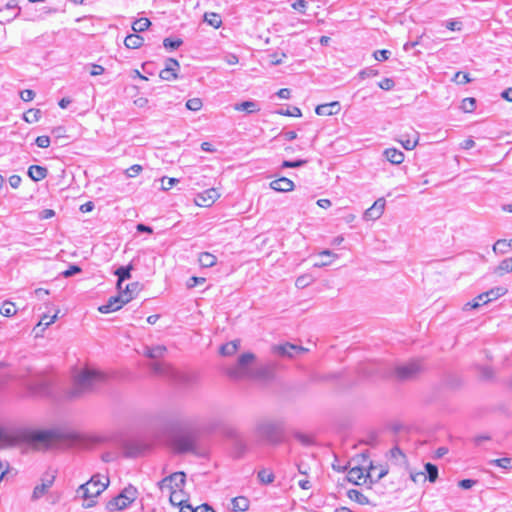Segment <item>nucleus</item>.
I'll return each instance as SVG.
<instances>
[{
	"instance_id": "1",
	"label": "nucleus",
	"mask_w": 512,
	"mask_h": 512,
	"mask_svg": "<svg viewBox=\"0 0 512 512\" xmlns=\"http://www.w3.org/2000/svg\"><path fill=\"white\" fill-rule=\"evenodd\" d=\"M107 381L105 373L84 367L74 372L71 386L66 390L68 399H80L98 391Z\"/></svg>"
},
{
	"instance_id": "2",
	"label": "nucleus",
	"mask_w": 512,
	"mask_h": 512,
	"mask_svg": "<svg viewBox=\"0 0 512 512\" xmlns=\"http://www.w3.org/2000/svg\"><path fill=\"white\" fill-rule=\"evenodd\" d=\"M102 480L100 475H93L89 481L80 485L77 492L80 494L85 502L83 504L84 508H91L95 505V500L97 496H99L108 486L109 479L107 477H103Z\"/></svg>"
},
{
	"instance_id": "3",
	"label": "nucleus",
	"mask_w": 512,
	"mask_h": 512,
	"mask_svg": "<svg viewBox=\"0 0 512 512\" xmlns=\"http://www.w3.org/2000/svg\"><path fill=\"white\" fill-rule=\"evenodd\" d=\"M56 433L53 430H37L29 427H20L13 432V440L17 443L46 444L53 440Z\"/></svg>"
},
{
	"instance_id": "4",
	"label": "nucleus",
	"mask_w": 512,
	"mask_h": 512,
	"mask_svg": "<svg viewBox=\"0 0 512 512\" xmlns=\"http://www.w3.org/2000/svg\"><path fill=\"white\" fill-rule=\"evenodd\" d=\"M255 360L253 353L247 352L240 355L237 363L228 368L227 374L233 379H244V378H256L260 376L259 371L252 368V364Z\"/></svg>"
},
{
	"instance_id": "5",
	"label": "nucleus",
	"mask_w": 512,
	"mask_h": 512,
	"mask_svg": "<svg viewBox=\"0 0 512 512\" xmlns=\"http://www.w3.org/2000/svg\"><path fill=\"white\" fill-rule=\"evenodd\" d=\"M256 432L262 439L277 443L283 434V424L280 421L263 420L256 425Z\"/></svg>"
},
{
	"instance_id": "6",
	"label": "nucleus",
	"mask_w": 512,
	"mask_h": 512,
	"mask_svg": "<svg viewBox=\"0 0 512 512\" xmlns=\"http://www.w3.org/2000/svg\"><path fill=\"white\" fill-rule=\"evenodd\" d=\"M172 442L178 453L194 452L196 449V436L193 432H176Z\"/></svg>"
},
{
	"instance_id": "7",
	"label": "nucleus",
	"mask_w": 512,
	"mask_h": 512,
	"mask_svg": "<svg viewBox=\"0 0 512 512\" xmlns=\"http://www.w3.org/2000/svg\"><path fill=\"white\" fill-rule=\"evenodd\" d=\"M186 482V474L184 472H175L170 474L169 476L163 478L159 482V488L161 490H180L183 491V487Z\"/></svg>"
},
{
	"instance_id": "8",
	"label": "nucleus",
	"mask_w": 512,
	"mask_h": 512,
	"mask_svg": "<svg viewBox=\"0 0 512 512\" xmlns=\"http://www.w3.org/2000/svg\"><path fill=\"white\" fill-rule=\"evenodd\" d=\"M376 469L372 463L369 466V470L365 473V469L360 466L352 467L347 474V479L349 482H352L356 485L361 484V480L363 483H367V481H372L373 471Z\"/></svg>"
},
{
	"instance_id": "9",
	"label": "nucleus",
	"mask_w": 512,
	"mask_h": 512,
	"mask_svg": "<svg viewBox=\"0 0 512 512\" xmlns=\"http://www.w3.org/2000/svg\"><path fill=\"white\" fill-rule=\"evenodd\" d=\"M422 370L421 363L417 360L410 361L396 368L397 377L408 380L415 377Z\"/></svg>"
},
{
	"instance_id": "10",
	"label": "nucleus",
	"mask_w": 512,
	"mask_h": 512,
	"mask_svg": "<svg viewBox=\"0 0 512 512\" xmlns=\"http://www.w3.org/2000/svg\"><path fill=\"white\" fill-rule=\"evenodd\" d=\"M130 301L131 297H123L120 294L117 296H112L108 299V301L105 304L99 306L98 311L103 314L115 312L121 309L123 305L127 304Z\"/></svg>"
},
{
	"instance_id": "11",
	"label": "nucleus",
	"mask_w": 512,
	"mask_h": 512,
	"mask_svg": "<svg viewBox=\"0 0 512 512\" xmlns=\"http://www.w3.org/2000/svg\"><path fill=\"white\" fill-rule=\"evenodd\" d=\"M306 350L307 349H305L302 346L294 345L291 343L275 345L272 347L273 353H275L279 356H284V357H289V358L294 357L296 354L303 353Z\"/></svg>"
},
{
	"instance_id": "12",
	"label": "nucleus",
	"mask_w": 512,
	"mask_h": 512,
	"mask_svg": "<svg viewBox=\"0 0 512 512\" xmlns=\"http://www.w3.org/2000/svg\"><path fill=\"white\" fill-rule=\"evenodd\" d=\"M54 480H55L54 473H45L41 479V484L35 486L33 493H32V499L37 500V499L41 498L48 491V489L53 485Z\"/></svg>"
},
{
	"instance_id": "13",
	"label": "nucleus",
	"mask_w": 512,
	"mask_h": 512,
	"mask_svg": "<svg viewBox=\"0 0 512 512\" xmlns=\"http://www.w3.org/2000/svg\"><path fill=\"white\" fill-rule=\"evenodd\" d=\"M219 196L220 194L216 189L210 188L198 194L195 198V203L201 207H209L216 201V199L219 198Z\"/></svg>"
},
{
	"instance_id": "14",
	"label": "nucleus",
	"mask_w": 512,
	"mask_h": 512,
	"mask_svg": "<svg viewBox=\"0 0 512 512\" xmlns=\"http://www.w3.org/2000/svg\"><path fill=\"white\" fill-rule=\"evenodd\" d=\"M384 208L385 200L383 198H379L370 208L365 211L364 218L366 220H377L382 216Z\"/></svg>"
},
{
	"instance_id": "15",
	"label": "nucleus",
	"mask_w": 512,
	"mask_h": 512,
	"mask_svg": "<svg viewBox=\"0 0 512 512\" xmlns=\"http://www.w3.org/2000/svg\"><path fill=\"white\" fill-rule=\"evenodd\" d=\"M341 105L338 101L318 105L315 112L319 116H332L339 113Z\"/></svg>"
},
{
	"instance_id": "16",
	"label": "nucleus",
	"mask_w": 512,
	"mask_h": 512,
	"mask_svg": "<svg viewBox=\"0 0 512 512\" xmlns=\"http://www.w3.org/2000/svg\"><path fill=\"white\" fill-rule=\"evenodd\" d=\"M506 293H507V289L505 287L499 286V287L492 288L489 291L479 294L478 300H482L483 303H489V302L496 300L499 297L505 295Z\"/></svg>"
},
{
	"instance_id": "17",
	"label": "nucleus",
	"mask_w": 512,
	"mask_h": 512,
	"mask_svg": "<svg viewBox=\"0 0 512 512\" xmlns=\"http://www.w3.org/2000/svg\"><path fill=\"white\" fill-rule=\"evenodd\" d=\"M151 370L154 374L159 376H165L169 378L175 377L174 369L167 363L164 362H154L150 365Z\"/></svg>"
},
{
	"instance_id": "18",
	"label": "nucleus",
	"mask_w": 512,
	"mask_h": 512,
	"mask_svg": "<svg viewBox=\"0 0 512 512\" xmlns=\"http://www.w3.org/2000/svg\"><path fill=\"white\" fill-rule=\"evenodd\" d=\"M130 506L123 496L118 494L106 503V510L109 512L122 511Z\"/></svg>"
},
{
	"instance_id": "19",
	"label": "nucleus",
	"mask_w": 512,
	"mask_h": 512,
	"mask_svg": "<svg viewBox=\"0 0 512 512\" xmlns=\"http://www.w3.org/2000/svg\"><path fill=\"white\" fill-rule=\"evenodd\" d=\"M294 186L295 185H294L293 181L286 177H281L279 179L273 180L270 183V187L273 190L278 191V192L292 191L294 189Z\"/></svg>"
},
{
	"instance_id": "20",
	"label": "nucleus",
	"mask_w": 512,
	"mask_h": 512,
	"mask_svg": "<svg viewBox=\"0 0 512 512\" xmlns=\"http://www.w3.org/2000/svg\"><path fill=\"white\" fill-rule=\"evenodd\" d=\"M133 269L132 264H129L127 266H120L117 268L114 272V274L118 277L117 280V289L118 291H122V285L125 280H128L131 278V271Z\"/></svg>"
},
{
	"instance_id": "21",
	"label": "nucleus",
	"mask_w": 512,
	"mask_h": 512,
	"mask_svg": "<svg viewBox=\"0 0 512 512\" xmlns=\"http://www.w3.org/2000/svg\"><path fill=\"white\" fill-rule=\"evenodd\" d=\"M383 155L387 161L395 165L401 164L405 158L404 153L396 148L385 149Z\"/></svg>"
},
{
	"instance_id": "22",
	"label": "nucleus",
	"mask_w": 512,
	"mask_h": 512,
	"mask_svg": "<svg viewBox=\"0 0 512 512\" xmlns=\"http://www.w3.org/2000/svg\"><path fill=\"white\" fill-rule=\"evenodd\" d=\"M233 108L236 111H244L247 114H253V113L259 112L261 110L259 103L257 101H253V100L236 103L233 106Z\"/></svg>"
},
{
	"instance_id": "23",
	"label": "nucleus",
	"mask_w": 512,
	"mask_h": 512,
	"mask_svg": "<svg viewBox=\"0 0 512 512\" xmlns=\"http://www.w3.org/2000/svg\"><path fill=\"white\" fill-rule=\"evenodd\" d=\"M47 174V168L40 165H31L28 168V175L35 182L43 180L44 178H46Z\"/></svg>"
},
{
	"instance_id": "24",
	"label": "nucleus",
	"mask_w": 512,
	"mask_h": 512,
	"mask_svg": "<svg viewBox=\"0 0 512 512\" xmlns=\"http://www.w3.org/2000/svg\"><path fill=\"white\" fill-rule=\"evenodd\" d=\"M232 511L245 512L249 509L250 501L245 496H237L231 499Z\"/></svg>"
},
{
	"instance_id": "25",
	"label": "nucleus",
	"mask_w": 512,
	"mask_h": 512,
	"mask_svg": "<svg viewBox=\"0 0 512 512\" xmlns=\"http://www.w3.org/2000/svg\"><path fill=\"white\" fill-rule=\"evenodd\" d=\"M143 43V37L138 34H130L124 40L125 46L129 49L140 48L143 45Z\"/></svg>"
},
{
	"instance_id": "26",
	"label": "nucleus",
	"mask_w": 512,
	"mask_h": 512,
	"mask_svg": "<svg viewBox=\"0 0 512 512\" xmlns=\"http://www.w3.org/2000/svg\"><path fill=\"white\" fill-rule=\"evenodd\" d=\"M166 347L163 345H157L154 347H146L144 355L151 359H158L164 356Z\"/></svg>"
},
{
	"instance_id": "27",
	"label": "nucleus",
	"mask_w": 512,
	"mask_h": 512,
	"mask_svg": "<svg viewBox=\"0 0 512 512\" xmlns=\"http://www.w3.org/2000/svg\"><path fill=\"white\" fill-rule=\"evenodd\" d=\"M31 392L37 396H46L49 394L50 387L46 381H39L30 387Z\"/></svg>"
},
{
	"instance_id": "28",
	"label": "nucleus",
	"mask_w": 512,
	"mask_h": 512,
	"mask_svg": "<svg viewBox=\"0 0 512 512\" xmlns=\"http://www.w3.org/2000/svg\"><path fill=\"white\" fill-rule=\"evenodd\" d=\"M512 248V239L511 240H505V239H500V240H497L495 242V244L493 245V251L496 253V254H506L509 249Z\"/></svg>"
},
{
	"instance_id": "29",
	"label": "nucleus",
	"mask_w": 512,
	"mask_h": 512,
	"mask_svg": "<svg viewBox=\"0 0 512 512\" xmlns=\"http://www.w3.org/2000/svg\"><path fill=\"white\" fill-rule=\"evenodd\" d=\"M198 261L202 267L209 268L216 264L217 258L209 252H202L199 255Z\"/></svg>"
},
{
	"instance_id": "30",
	"label": "nucleus",
	"mask_w": 512,
	"mask_h": 512,
	"mask_svg": "<svg viewBox=\"0 0 512 512\" xmlns=\"http://www.w3.org/2000/svg\"><path fill=\"white\" fill-rule=\"evenodd\" d=\"M239 345H240V341L239 340H234V341L228 342L226 344H223L220 347V353L223 356H231L234 353H236V351L239 348Z\"/></svg>"
},
{
	"instance_id": "31",
	"label": "nucleus",
	"mask_w": 512,
	"mask_h": 512,
	"mask_svg": "<svg viewBox=\"0 0 512 512\" xmlns=\"http://www.w3.org/2000/svg\"><path fill=\"white\" fill-rule=\"evenodd\" d=\"M347 496L349 497L350 500L355 501L358 504H361V505L369 504V499L359 490L350 489L347 492Z\"/></svg>"
},
{
	"instance_id": "32",
	"label": "nucleus",
	"mask_w": 512,
	"mask_h": 512,
	"mask_svg": "<svg viewBox=\"0 0 512 512\" xmlns=\"http://www.w3.org/2000/svg\"><path fill=\"white\" fill-rule=\"evenodd\" d=\"M119 494L131 505L137 498V489L132 485H128Z\"/></svg>"
},
{
	"instance_id": "33",
	"label": "nucleus",
	"mask_w": 512,
	"mask_h": 512,
	"mask_svg": "<svg viewBox=\"0 0 512 512\" xmlns=\"http://www.w3.org/2000/svg\"><path fill=\"white\" fill-rule=\"evenodd\" d=\"M509 272H512V257L502 260L495 269V273L500 276Z\"/></svg>"
},
{
	"instance_id": "34",
	"label": "nucleus",
	"mask_w": 512,
	"mask_h": 512,
	"mask_svg": "<svg viewBox=\"0 0 512 512\" xmlns=\"http://www.w3.org/2000/svg\"><path fill=\"white\" fill-rule=\"evenodd\" d=\"M204 21L213 28H219L222 24L221 17L217 13H205Z\"/></svg>"
},
{
	"instance_id": "35",
	"label": "nucleus",
	"mask_w": 512,
	"mask_h": 512,
	"mask_svg": "<svg viewBox=\"0 0 512 512\" xmlns=\"http://www.w3.org/2000/svg\"><path fill=\"white\" fill-rule=\"evenodd\" d=\"M170 491V497H169V501L172 505L174 506H178V507H181L183 506L184 504H186V500H184L182 497H181V493L182 491L180 490H175V489H172V490H169Z\"/></svg>"
},
{
	"instance_id": "36",
	"label": "nucleus",
	"mask_w": 512,
	"mask_h": 512,
	"mask_svg": "<svg viewBox=\"0 0 512 512\" xmlns=\"http://www.w3.org/2000/svg\"><path fill=\"white\" fill-rule=\"evenodd\" d=\"M151 25V22L148 18H140L132 24V29L134 32H143L147 30Z\"/></svg>"
},
{
	"instance_id": "37",
	"label": "nucleus",
	"mask_w": 512,
	"mask_h": 512,
	"mask_svg": "<svg viewBox=\"0 0 512 512\" xmlns=\"http://www.w3.org/2000/svg\"><path fill=\"white\" fill-rule=\"evenodd\" d=\"M460 108L465 113H472L476 109V99L473 97L464 98Z\"/></svg>"
},
{
	"instance_id": "38",
	"label": "nucleus",
	"mask_w": 512,
	"mask_h": 512,
	"mask_svg": "<svg viewBox=\"0 0 512 512\" xmlns=\"http://www.w3.org/2000/svg\"><path fill=\"white\" fill-rule=\"evenodd\" d=\"M16 309L14 303L10 301H5L0 308V313L5 317H12L16 314Z\"/></svg>"
},
{
	"instance_id": "39",
	"label": "nucleus",
	"mask_w": 512,
	"mask_h": 512,
	"mask_svg": "<svg viewBox=\"0 0 512 512\" xmlns=\"http://www.w3.org/2000/svg\"><path fill=\"white\" fill-rule=\"evenodd\" d=\"M159 77L165 81H172L178 78V74L173 70V68L165 67L160 71Z\"/></svg>"
},
{
	"instance_id": "40",
	"label": "nucleus",
	"mask_w": 512,
	"mask_h": 512,
	"mask_svg": "<svg viewBox=\"0 0 512 512\" xmlns=\"http://www.w3.org/2000/svg\"><path fill=\"white\" fill-rule=\"evenodd\" d=\"M259 481L262 483V484H270L274 481V474L269 471V470H266V469H262L258 472V475H257Z\"/></svg>"
},
{
	"instance_id": "41",
	"label": "nucleus",
	"mask_w": 512,
	"mask_h": 512,
	"mask_svg": "<svg viewBox=\"0 0 512 512\" xmlns=\"http://www.w3.org/2000/svg\"><path fill=\"white\" fill-rule=\"evenodd\" d=\"M138 286V282L127 284L125 287L122 286V291H119V294L123 297H131L132 300L133 294L137 290Z\"/></svg>"
},
{
	"instance_id": "42",
	"label": "nucleus",
	"mask_w": 512,
	"mask_h": 512,
	"mask_svg": "<svg viewBox=\"0 0 512 512\" xmlns=\"http://www.w3.org/2000/svg\"><path fill=\"white\" fill-rule=\"evenodd\" d=\"M312 281H313V278L311 275L304 274V275L297 277V279L295 281V286L298 289H304L307 286H309L312 283Z\"/></svg>"
},
{
	"instance_id": "43",
	"label": "nucleus",
	"mask_w": 512,
	"mask_h": 512,
	"mask_svg": "<svg viewBox=\"0 0 512 512\" xmlns=\"http://www.w3.org/2000/svg\"><path fill=\"white\" fill-rule=\"evenodd\" d=\"M425 471L427 473V478L430 482H435L438 477V468L436 465L432 463L425 464Z\"/></svg>"
},
{
	"instance_id": "44",
	"label": "nucleus",
	"mask_w": 512,
	"mask_h": 512,
	"mask_svg": "<svg viewBox=\"0 0 512 512\" xmlns=\"http://www.w3.org/2000/svg\"><path fill=\"white\" fill-rule=\"evenodd\" d=\"M203 106L202 100L200 98H191L186 102V108L191 111H199Z\"/></svg>"
},
{
	"instance_id": "45",
	"label": "nucleus",
	"mask_w": 512,
	"mask_h": 512,
	"mask_svg": "<svg viewBox=\"0 0 512 512\" xmlns=\"http://www.w3.org/2000/svg\"><path fill=\"white\" fill-rule=\"evenodd\" d=\"M277 114L291 117H301L302 113L298 107H292L287 109H279L276 111Z\"/></svg>"
},
{
	"instance_id": "46",
	"label": "nucleus",
	"mask_w": 512,
	"mask_h": 512,
	"mask_svg": "<svg viewBox=\"0 0 512 512\" xmlns=\"http://www.w3.org/2000/svg\"><path fill=\"white\" fill-rule=\"evenodd\" d=\"M193 423V421L190 419V418H187V417H181V418H178V419H175L171 422V425L174 427V428H186V427H189L191 426Z\"/></svg>"
},
{
	"instance_id": "47",
	"label": "nucleus",
	"mask_w": 512,
	"mask_h": 512,
	"mask_svg": "<svg viewBox=\"0 0 512 512\" xmlns=\"http://www.w3.org/2000/svg\"><path fill=\"white\" fill-rule=\"evenodd\" d=\"M388 473V469L380 466L379 468L376 467V469L373 471V477L372 481H369L370 483H376L379 480H381L383 477H385Z\"/></svg>"
},
{
	"instance_id": "48",
	"label": "nucleus",
	"mask_w": 512,
	"mask_h": 512,
	"mask_svg": "<svg viewBox=\"0 0 512 512\" xmlns=\"http://www.w3.org/2000/svg\"><path fill=\"white\" fill-rule=\"evenodd\" d=\"M307 162L308 161L305 159H298V160H294V161L285 160L282 162L281 167L282 168H299V167H302L305 164H307Z\"/></svg>"
},
{
	"instance_id": "49",
	"label": "nucleus",
	"mask_w": 512,
	"mask_h": 512,
	"mask_svg": "<svg viewBox=\"0 0 512 512\" xmlns=\"http://www.w3.org/2000/svg\"><path fill=\"white\" fill-rule=\"evenodd\" d=\"M183 41L179 38L177 39H171V38H165L163 40V46L166 49H177L182 45Z\"/></svg>"
},
{
	"instance_id": "50",
	"label": "nucleus",
	"mask_w": 512,
	"mask_h": 512,
	"mask_svg": "<svg viewBox=\"0 0 512 512\" xmlns=\"http://www.w3.org/2000/svg\"><path fill=\"white\" fill-rule=\"evenodd\" d=\"M512 459L508 457L495 459L491 461V464H494L503 469H509L511 467Z\"/></svg>"
},
{
	"instance_id": "51",
	"label": "nucleus",
	"mask_w": 512,
	"mask_h": 512,
	"mask_svg": "<svg viewBox=\"0 0 512 512\" xmlns=\"http://www.w3.org/2000/svg\"><path fill=\"white\" fill-rule=\"evenodd\" d=\"M4 9H16V10H17V12L14 14V16H13V17H11V18H8V19H7V21H11V20L15 19V18H16V17H18V16H19V14H20V7L18 6V4H17V1H16V0H10V1L5 5V7H4V8H0V12H2Z\"/></svg>"
},
{
	"instance_id": "52",
	"label": "nucleus",
	"mask_w": 512,
	"mask_h": 512,
	"mask_svg": "<svg viewBox=\"0 0 512 512\" xmlns=\"http://www.w3.org/2000/svg\"><path fill=\"white\" fill-rule=\"evenodd\" d=\"M390 455H391V458L396 460L397 463H399V460H403L405 461L406 459V456L405 454L402 452V450L399 448V447H393L391 450H390Z\"/></svg>"
},
{
	"instance_id": "53",
	"label": "nucleus",
	"mask_w": 512,
	"mask_h": 512,
	"mask_svg": "<svg viewBox=\"0 0 512 512\" xmlns=\"http://www.w3.org/2000/svg\"><path fill=\"white\" fill-rule=\"evenodd\" d=\"M143 170L141 165L134 164L126 169L125 174L128 178H133L137 176Z\"/></svg>"
},
{
	"instance_id": "54",
	"label": "nucleus",
	"mask_w": 512,
	"mask_h": 512,
	"mask_svg": "<svg viewBox=\"0 0 512 512\" xmlns=\"http://www.w3.org/2000/svg\"><path fill=\"white\" fill-rule=\"evenodd\" d=\"M390 55H391V52L386 49L376 50L373 54L374 58L377 61H386L389 59Z\"/></svg>"
},
{
	"instance_id": "55",
	"label": "nucleus",
	"mask_w": 512,
	"mask_h": 512,
	"mask_svg": "<svg viewBox=\"0 0 512 512\" xmlns=\"http://www.w3.org/2000/svg\"><path fill=\"white\" fill-rule=\"evenodd\" d=\"M454 80L458 84H467L472 81L468 73L460 71L455 74Z\"/></svg>"
},
{
	"instance_id": "56",
	"label": "nucleus",
	"mask_w": 512,
	"mask_h": 512,
	"mask_svg": "<svg viewBox=\"0 0 512 512\" xmlns=\"http://www.w3.org/2000/svg\"><path fill=\"white\" fill-rule=\"evenodd\" d=\"M40 110H33V109H30L24 116V119L26 122H36L38 121L39 119V115H40Z\"/></svg>"
},
{
	"instance_id": "57",
	"label": "nucleus",
	"mask_w": 512,
	"mask_h": 512,
	"mask_svg": "<svg viewBox=\"0 0 512 512\" xmlns=\"http://www.w3.org/2000/svg\"><path fill=\"white\" fill-rule=\"evenodd\" d=\"M394 85V80L391 78H384L378 83V86L385 91L393 89Z\"/></svg>"
},
{
	"instance_id": "58",
	"label": "nucleus",
	"mask_w": 512,
	"mask_h": 512,
	"mask_svg": "<svg viewBox=\"0 0 512 512\" xmlns=\"http://www.w3.org/2000/svg\"><path fill=\"white\" fill-rule=\"evenodd\" d=\"M35 144L40 148H47L50 145V138L46 135L38 136L35 139Z\"/></svg>"
},
{
	"instance_id": "59",
	"label": "nucleus",
	"mask_w": 512,
	"mask_h": 512,
	"mask_svg": "<svg viewBox=\"0 0 512 512\" xmlns=\"http://www.w3.org/2000/svg\"><path fill=\"white\" fill-rule=\"evenodd\" d=\"M57 316H58V312H56L53 316L49 317L47 315H44L41 320L39 321L38 325H43L45 327H48L49 325H51L52 323L55 322V320L57 319Z\"/></svg>"
},
{
	"instance_id": "60",
	"label": "nucleus",
	"mask_w": 512,
	"mask_h": 512,
	"mask_svg": "<svg viewBox=\"0 0 512 512\" xmlns=\"http://www.w3.org/2000/svg\"><path fill=\"white\" fill-rule=\"evenodd\" d=\"M292 8L304 14L307 8V2L305 0H296L292 3Z\"/></svg>"
},
{
	"instance_id": "61",
	"label": "nucleus",
	"mask_w": 512,
	"mask_h": 512,
	"mask_svg": "<svg viewBox=\"0 0 512 512\" xmlns=\"http://www.w3.org/2000/svg\"><path fill=\"white\" fill-rule=\"evenodd\" d=\"M445 27L451 31H460L462 28V23L456 20H448L445 23Z\"/></svg>"
},
{
	"instance_id": "62",
	"label": "nucleus",
	"mask_w": 512,
	"mask_h": 512,
	"mask_svg": "<svg viewBox=\"0 0 512 512\" xmlns=\"http://www.w3.org/2000/svg\"><path fill=\"white\" fill-rule=\"evenodd\" d=\"M81 272V268L78 265H71L67 270L62 272L65 278L71 277Z\"/></svg>"
},
{
	"instance_id": "63",
	"label": "nucleus",
	"mask_w": 512,
	"mask_h": 512,
	"mask_svg": "<svg viewBox=\"0 0 512 512\" xmlns=\"http://www.w3.org/2000/svg\"><path fill=\"white\" fill-rule=\"evenodd\" d=\"M418 143V137L414 138V139H406V140H401V144L402 146L406 149V150H412L416 147Z\"/></svg>"
},
{
	"instance_id": "64",
	"label": "nucleus",
	"mask_w": 512,
	"mask_h": 512,
	"mask_svg": "<svg viewBox=\"0 0 512 512\" xmlns=\"http://www.w3.org/2000/svg\"><path fill=\"white\" fill-rule=\"evenodd\" d=\"M20 97L25 102L32 101L35 97V92L30 89H25L20 92Z\"/></svg>"
}]
</instances>
